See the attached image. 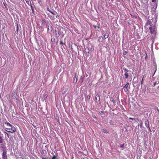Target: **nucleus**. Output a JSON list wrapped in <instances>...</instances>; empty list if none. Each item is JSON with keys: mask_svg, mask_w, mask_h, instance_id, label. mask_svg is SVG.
<instances>
[{"mask_svg": "<svg viewBox=\"0 0 159 159\" xmlns=\"http://www.w3.org/2000/svg\"><path fill=\"white\" fill-rule=\"evenodd\" d=\"M129 119L132 120H135V118H131V117H129Z\"/></svg>", "mask_w": 159, "mask_h": 159, "instance_id": "24", "label": "nucleus"}, {"mask_svg": "<svg viewBox=\"0 0 159 159\" xmlns=\"http://www.w3.org/2000/svg\"><path fill=\"white\" fill-rule=\"evenodd\" d=\"M138 122L139 121V119L138 118L135 119V120H134Z\"/></svg>", "mask_w": 159, "mask_h": 159, "instance_id": "21", "label": "nucleus"}, {"mask_svg": "<svg viewBox=\"0 0 159 159\" xmlns=\"http://www.w3.org/2000/svg\"><path fill=\"white\" fill-rule=\"evenodd\" d=\"M18 25H17V31H18Z\"/></svg>", "mask_w": 159, "mask_h": 159, "instance_id": "29", "label": "nucleus"}, {"mask_svg": "<svg viewBox=\"0 0 159 159\" xmlns=\"http://www.w3.org/2000/svg\"><path fill=\"white\" fill-rule=\"evenodd\" d=\"M89 52V49H88V52Z\"/></svg>", "mask_w": 159, "mask_h": 159, "instance_id": "43", "label": "nucleus"}, {"mask_svg": "<svg viewBox=\"0 0 159 159\" xmlns=\"http://www.w3.org/2000/svg\"><path fill=\"white\" fill-rule=\"evenodd\" d=\"M148 129H149V131L150 132H151V129L149 127V126L148 127Z\"/></svg>", "mask_w": 159, "mask_h": 159, "instance_id": "25", "label": "nucleus"}, {"mask_svg": "<svg viewBox=\"0 0 159 159\" xmlns=\"http://www.w3.org/2000/svg\"><path fill=\"white\" fill-rule=\"evenodd\" d=\"M26 2L28 3H29V0H25Z\"/></svg>", "mask_w": 159, "mask_h": 159, "instance_id": "27", "label": "nucleus"}, {"mask_svg": "<svg viewBox=\"0 0 159 159\" xmlns=\"http://www.w3.org/2000/svg\"><path fill=\"white\" fill-rule=\"evenodd\" d=\"M127 52L126 51H125L123 52V54L124 55H126V54H127Z\"/></svg>", "mask_w": 159, "mask_h": 159, "instance_id": "22", "label": "nucleus"}, {"mask_svg": "<svg viewBox=\"0 0 159 159\" xmlns=\"http://www.w3.org/2000/svg\"><path fill=\"white\" fill-rule=\"evenodd\" d=\"M11 128H6L5 129V130L8 132H11V133H15L16 131V129L13 126H12V127H11Z\"/></svg>", "mask_w": 159, "mask_h": 159, "instance_id": "3", "label": "nucleus"}, {"mask_svg": "<svg viewBox=\"0 0 159 159\" xmlns=\"http://www.w3.org/2000/svg\"><path fill=\"white\" fill-rule=\"evenodd\" d=\"M143 77L142 79V81H141V85H142L143 84Z\"/></svg>", "mask_w": 159, "mask_h": 159, "instance_id": "20", "label": "nucleus"}, {"mask_svg": "<svg viewBox=\"0 0 159 159\" xmlns=\"http://www.w3.org/2000/svg\"><path fill=\"white\" fill-rule=\"evenodd\" d=\"M94 27L95 28H96V26H94Z\"/></svg>", "mask_w": 159, "mask_h": 159, "instance_id": "39", "label": "nucleus"}, {"mask_svg": "<svg viewBox=\"0 0 159 159\" xmlns=\"http://www.w3.org/2000/svg\"><path fill=\"white\" fill-rule=\"evenodd\" d=\"M81 83L82 82H84V80H85V76L84 75L81 76Z\"/></svg>", "mask_w": 159, "mask_h": 159, "instance_id": "9", "label": "nucleus"}, {"mask_svg": "<svg viewBox=\"0 0 159 159\" xmlns=\"http://www.w3.org/2000/svg\"><path fill=\"white\" fill-rule=\"evenodd\" d=\"M4 133L7 134V136L8 138L9 137V135L7 133V132H5Z\"/></svg>", "mask_w": 159, "mask_h": 159, "instance_id": "19", "label": "nucleus"}, {"mask_svg": "<svg viewBox=\"0 0 159 159\" xmlns=\"http://www.w3.org/2000/svg\"><path fill=\"white\" fill-rule=\"evenodd\" d=\"M145 125L148 127L149 126V124L148 120H147L145 122Z\"/></svg>", "mask_w": 159, "mask_h": 159, "instance_id": "7", "label": "nucleus"}, {"mask_svg": "<svg viewBox=\"0 0 159 159\" xmlns=\"http://www.w3.org/2000/svg\"><path fill=\"white\" fill-rule=\"evenodd\" d=\"M156 82H155L154 84V85L155 86V85L156 84Z\"/></svg>", "mask_w": 159, "mask_h": 159, "instance_id": "37", "label": "nucleus"}, {"mask_svg": "<svg viewBox=\"0 0 159 159\" xmlns=\"http://www.w3.org/2000/svg\"><path fill=\"white\" fill-rule=\"evenodd\" d=\"M112 101L113 103H114V102H115V101L114 100V99H112Z\"/></svg>", "mask_w": 159, "mask_h": 159, "instance_id": "31", "label": "nucleus"}, {"mask_svg": "<svg viewBox=\"0 0 159 159\" xmlns=\"http://www.w3.org/2000/svg\"><path fill=\"white\" fill-rule=\"evenodd\" d=\"M94 50V46H91V48H90V50L92 51H93Z\"/></svg>", "mask_w": 159, "mask_h": 159, "instance_id": "17", "label": "nucleus"}, {"mask_svg": "<svg viewBox=\"0 0 159 159\" xmlns=\"http://www.w3.org/2000/svg\"><path fill=\"white\" fill-rule=\"evenodd\" d=\"M47 11H49V12H50V9L49 8H48V7L47 9Z\"/></svg>", "mask_w": 159, "mask_h": 159, "instance_id": "26", "label": "nucleus"}, {"mask_svg": "<svg viewBox=\"0 0 159 159\" xmlns=\"http://www.w3.org/2000/svg\"><path fill=\"white\" fill-rule=\"evenodd\" d=\"M109 37V34H105V35H104V37L105 38V39H107V38H108Z\"/></svg>", "mask_w": 159, "mask_h": 159, "instance_id": "15", "label": "nucleus"}, {"mask_svg": "<svg viewBox=\"0 0 159 159\" xmlns=\"http://www.w3.org/2000/svg\"><path fill=\"white\" fill-rule=\"evenodd\" d=\"M124 146V144H122L120 146V147L122 148Z\"/></svg>", "mask_w": 159, "mask_h": 159, "instance_id": "33", "label": "nucleus"}, {"mask_svg": "<svg viewBox=\"0 0 159 159\" xmlns=\"http://www.w3.org/2000/svg\"><path fill=\"white\" fill-rule=\"evenodd\" d=\"M90 98V97L89 96V99Z\"/></svg>", "mask_w": 159, "mask_h": 159, "instance_id": "40", "label": "nucleus"}, {"mask_svg": "<svg viewBox=\"0 0 159 159\" xmlns=\"http://www.w3.org/2000/svg\"><path fill=\"white\" fill-rule=\"evenodd\" d=\"M2 157L4 159H7V152L5 151L3 152L2 155Z\"/></svg>", "mask_w": 159, "mask_h": 159, "instance_id": "6", "label": "nucleus"}, {"mask_svg": "<svg viewBox=\"0 0 159 159\" xmlns=\"http://www.w3.org/2000/svg\"><path fill=\"white\" fill-rule=\"evenodd\" d=\"M103 40V38L102 36L99 37L98 38V41L99 42H102Z\"/></svg>", "mask_w": 159, "mask_h": 159, "instance_id": "8", "label": "nucleus"}, {"mask_svg": "<svg viewBox=\"0 0 159 159\" xmlns=\"http://www.w3.org/2000/svg\"><path fill=\"white\" fill-rule=\"evenodd\" d=\"M130 88L129 86V83H127L125 84L124 87V91L125 92H127L128 91V89Z\"/></svg>", "mask_w": 159, "mask_h": 159, "instance_id": "5", "label": "nucleus"}, {"mask_svg": "<svg viewBox=\"0 0 159 159\" xmlns=\"http://www.w3.org/2000/svg\"><path fill=\"white\" fill-rule=\"evenodd\" d=\"M50 13H54L52 12V11H50Z\"/></svg>", "mask_w": 159, "mask_h": 159, "instance_id": "35", "label": "nucleus"}, {"mask_svg": "<svg viewBox=\"0 0 159 159\" xmlns=\"http://www.w3.org/2000/svg\"><path fill=\"white\" fill-rule=\"evenodd\" d=\"M92 84V83H90L89 84V85H91Z\"/></svg>", "mask_w": 159, "mask_h": 159, "instance_id": "36", "label": "nucleus"}, {"mask_svg": "<svg viewBox=\"0 0 159 159\" xmlns=\"http://www.w3.org/2000/svg\"><path fill=\"white\" fill-rule=\"evenodd\" d=\"M47 15L48 16L50 17V19L52 20H53L55 19V17L56 16V15L54 13H48Z\"/></svg>", "mask_w": 159, "mask_h": 159, "instance_id": "4", "label": "nucleus"}, {"mask_svg": "<svg viewBox=\"0 0 159 159\" xmlns=\"http://www.w3.org/2000/svg\"><path fill=\"white\" fill-rule=\"evenodd\" d=\"M77 77H78V76H77V74H75V78H76V80H75V83H76L77 81Z\"/></svg>", "mask_w": 159, "mask_h": 159, "instance_id": "13", "label": "nucleus"}, {"mask_svg": "<svg viewBox=\"0 0 159 159\" xmlns=\"http://www.w3.org/2000/svg\"><path fill=\"white\" fill-rule=\"evenodd\" d=\"M157 109L158 112H159V110L157 107Z\"/></svg>", "mask_w": 159, "mask_h": 159, "instance_id": "32", "label": "nucleus"}, {"mask_svg": "<svg viewBox=\"0 0 159 159\" xmlns=\"http://www.w3.org/2000/svg\"><path fill=\"white\" fill-rule=\"evenodd\" d=\"M42 159H46V158L42 157Z\"/></svg>", "mask_w": 159, "mask_h": 159, "instance_id": "38", "label": "nucleus"}, {"mask_svg": "<svg viewBox=\"0 0 159 159\" xmlns=\"http://www.w3.org/2000/svg\"><path fill=\"white\" fill-rule=\"evenodd\" d=\"M60 43L61 44H63V42L61 41L60 42Z\"/></svg>", "mask_w": 159, "mask_h": 159, "instance_id": "28", "label": "nucleus"}, {"mask_svg": "<svg viewBox=\"0 0 159 159\" xmlns=\"http://www.w3.org/2000/svg\"><path fill=\"white\" fill-rule=\"evenodd\" d=\"M152 2H155L156 1V0H152Z\"/></svg>", "mask_w": 159, "mask_h": 159, "instance_id": "30", "label": "nucleus"}, {"mask_svg": "<svg viewBox=\"0 0 159 159\" xmlns=\"http://www.w3.org/2000/svg\"><path fill=\"white\" fill-rule=\"evenodd\" d=\"M157 21L155 18H152L151 19H149L146 23L147 26H149V29L150 30V33L151 34H155L156 27L155 24Z\"/></svg>", "mask_w": 159, "mask_h": 159, "instance_id": "1", "label": "nucleus"}, {"mask_svg": "<svg viewBox=\"0 0 159 159\" xmlns=\"http://www.w3.org/2000/svg\"><path fill=\"white\" fill-rule=\"evenodd\" d=\"M98 101H100V97L98 95H96L95 96V98L96 101H97L98 100Z\"/></svg>", "mask_w": 159, "mask_h": 159, "instance_id": "10", "label": "nucleus"}, {"mask_svg": "<svg viewBox=\"0 0 159 159\" xmlns=\"http://www.w3.org/2000/svg\"><path fill=\"white\" fill-rule=\"evenodd\" d=\"M100 114L102 115V114L103 113V111H101L100 112Z\"/></svg>", "mask_w": 159, "mask_h": 159, "instance_id": "23", "label": "nucleus"}, {"mask_svg": "<svg viewBox=\"0 0 159 159\" xmlns=\"http://www.w3.org/2000/svg\"><path fill=\"white\" fill-rule=\"evenodd\" d=\"M56 37L57 38H58L60 36V35L62 37H63L64 34H65V30L61 27L60 28L59 30H56L55 31Z\"/></svg>", "mask_w": 159, "mask_h": 159, "instance_id": "2", "label": "nucleus"}, {"mask_svg": "<svg viewBox=\"0 0 159 159\" xmlns=\"http://www.w3.org/2000/svg\"><path fill=\"white\" fill-rule=\"evenodd\" d=\"M57 159V157L55 155H54L52 157V159Z\"/></svg>", "mask_w": 159, "mask_h": 159, "instance_id": "18", "label": "nucleus"}, {"mask_svg": "<svg viewBox=\"0 0 159 159\" xmlns=\"http://www.w3.org/2000/svg\"><path fill=\"white\" fill-rule=\"evenodd\" d=\"M87 98H89V96H87Z\"/></svg>", "mask_w": 159, "mask_h": 159, "instance_id": "42", "label": "nucleus"}, {"mask_svg": "<svg viewBox=\"0 0 159 159\" xmlns=\"http://www.w3.org/2000/svg\"><path fill=\"white\" fill-rule=\"evenodd\" d=\"M5 124L9 126H10V127H12V126L11 124H10L9 123V122H5Z\"/></svg>", "mask_w": 159, "mask_h": 159, "instance_id": "12", "label": "nucleus"}, {"mask_svg": "<svg viewBox=\"0 0 159 159\" xmlns=\"http://www.w3.org/2000/svg\"><path fill=\"white\" fill-rule=\"evenodd\" d=\"M125 78L126 79H127L129 77V74L128 72H125Z\"/></svg>", "mask_w": 159, "mask_h": 159, "instance_id": "11", "label": "nucleus"}, {"mask_svg": "<svg viewBox=\"0 0 159 159\" xmlns=\"http://www.w3.org/2000/svg\"><path fill=\"white\" fill-rule=\"evenodd\" d=\"M98 28L99 29L100 28V27L99 26H98Z\"/></svg>", "mask_w": 159, "mask_h": 159, "instance_id": "41", "label": "nucleus"}, {"mask_svg": "<svg viewBox=\"0 0 159 159\" xmlns=\"http://www.w3.org/2000/svg\"><path fill=\"white\" fill-rule=\"evenodd\" d=\"M102 131L105 133H107L108 132L106 129H102Z\"/></svg>", "mask_w": 159, "mask_h": 159, "instance_id": "14", "label": "nucleus"}, {"mask_svg": "<svg viewBox=\"0 0 159 159\" xmlns=\"http://www.w3.org/2000/svg\"><path fill=\"white\" fill-rule=\"evenodd\" d=\"M84 159H89L88 158H87V157H84Z\"/></svg>", "mask_w": 159, "mask_h": 159, "instance_id": "34", "label": "nucleus"}, {"mask_svg": "<svg viewBox=\"0 0 159 159\" xmlns=\"http://www.w3.org/2000/svg\"><path fill=\"white\" fill-rule=\"evenodd\" d=\"M123 69L124 71L126 72H128L129 71L128 70L125 68H123Z\"/></svg>", "mask_w": 159, "mask_h": 159, "instance_id": "16", "label": "nucleus"}]
</instances>
